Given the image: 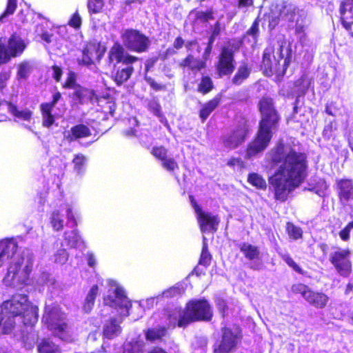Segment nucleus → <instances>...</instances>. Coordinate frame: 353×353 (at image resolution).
<instances>
[{
  "mask_svg": "<svg viewBox=\"0 0 353 353\" xmlns=\"http://www.w3.org/2000/svg\"><path fill=\"white\" fill-rule=\"evenodd\" d=\"M94 95L93 90L77 85L74 89L71 97L77 104L84 105L92 101Z\"/></svg>",
  "mask_w": 353,
  "mask_h": 353,
  "instance_id": "nucleus-24",
  "label": "nucleus"
},
{
  "mask_svg": "<svg viewBox=\"0 0 353 353\" xmlns=\"http://www.w3.org/2000/svg\"><path fill=\"white\" fill-rule=\"evenodd\" d=\"M18 250L17 242L12 239L0 242V259H12Z\"/></svg>",
  "mask_w": 353,
  "mask_h": 353,
  "instance_id": "nucleus-31",
  "label": "nucleus"
},
{
  "mask_svg": "<svg viewBox=\"0 0 353 353\" xmlns=\"http://www.w3.org/2000/svg\"><path fill=\"white\" fill-rule=\"evenodd\" d=\"M148 109L154 115L157 117H163V113L161 112V106L157 100H152L148 104Z\"/></svg>",
  "mask_w": 353,
  "mask_h": 353,
  "instance_id": "nucleus-60",
  "label": "nucleus"
},
{
  "mask_svg": "<svg viewBox=\"0 0 353 353\" xmlns=\"http://www.w3.org/2000/svg\"><path fill=\"white\" fill-rule=\"evenodd\" d=\"M16 316L14 310H0V336L14 333Z\"/></svg>",
  "mask_w": 353,
  "mask_h": 353,
  "instance_id": "nucleus-23",
  "label": "nucleus"
},
{
  "mask_svg": "<svg viewBox=\"0 0 353 353\" xmlns=\"http://www.w3.org/2000/svg\"><path fill=\"white\" fill-rule=\"evenodd\" d=\"M105 47L100 42L90 41L87 42L82 49L81 59L78 60L80 65L89 66L94 61L99 62L105 52Z\"/></svg>",
  "mask_w": 353,
  "mask_h": 353,
  "instance_id": "nucleus-12",
  "label": "nucleus"
},
{
  "mask_svg": "<svg viewBox=\"0 0 353 353\" xmlns=\"http://www.w3.org/2000/svg\"><path fill=\"white\" fill-rule=\"evenodd\" d=\"M144 352V345L137 340L130 341L125 348L124 349L123 353H143Z\"/></svg>",
  "mask_w": 353,
  "mask_h": 353,
  "instance_id": "nucleus-49",
  "label": "nucleus"
},
{
  "mask_svg": "<svg viewBox=\"0 0 353 353\" xmlns=\"http://www.w3.org/2000/svg\"><path fill=\"white\" fill-rule=\"evenodd\" d=\"M27 48L21 36L13 32L6 43L0 38V65L8 63L12 58L20 57Z\"/></svg>",
  "mask_w": 353,
  "mask_h": 353,
  "instance_id": "nucleus-8",
  "label": "nucleus"
},
{
  "mask_svg": "<svg viewBox=\"0 0 353 353\" xmlns=\"http://www.w3.org/2000/svg\"><path fill=\"white\" fill-rule=\"evenodd\" d=\"M335 190L339 202L343 205L353 201V180L348 178L337 179L335 181Z\"/></svg>",
  "mask_w": 353,
  "mask_h": 353,
  "instance_id": "nucleus-16",
  "label": "nucleus"
},
{
  "mask_svg": "<svg viewBox=\"0 0 353 353\" xmlns=\"http://www.w3.org/2000/svg\"><path fill=\"white\" fill-rule=\"evenodd\" d=\"M210 305L208 301L204 298L192 299L188 301L184 309H210Z\"/></svg>",
  "mask_w": 353,
  "mask_h": 353,
  "instance_id": "nucleus-44",
  "label": "nucleus"
},
{
  "mask_svg": "<svg viewBox=\"0 0 353 353\" xmlns=\"http://www.w3.org/2000/svg\"><path fill=\"white\" fill-rule=\"evenodd\" d=\"M328 185L327 184L326 181L324 179H320L315 183L310 185V187L306 190L316 194L319 196L324 197Z\"/></svg>",
  "mask_w": 353,
  "mask_h": 353,
  "instance_id": "nucleus-43",
  "label": "nucleus"
},
{
  "mask_svg": "<svg viewBox=\"0 0 353 353\" xmlns=\"http://www.w3.org/2000/svg\"><path fill=\"white\" fill-rule=\"evenodd\" d=\"M36 337L31 333H25L21 336V341L26 349H32L34 346Z\"/></svg>",
  "mask_w": 353,
  "mask_h": 353,
  "instance_id": "nucleus-59",
  "label": "nucleus"
},
{
  "mask_svg": "<svg viewBox=\"0 0 353 353\" xmlns=\"http://www.w3.org/2000/svg\"><path fill=\"white\" fill-rule=\"evenodd\" d=\"M242 330L239 325L221 327V338L218 344L213 345V353H232L242 340Z\"/></svg>",
  "mask_w": 353,
  "mask_h": 353,
  "instance_id": "nucleus-9",
  "label": "nucleus"
},
{
  "mask_svg": "<svg viewBox=\"0 0 353 353\" xmlns=\"http://www.w3.org/2000/svg\"><path fill=\"white\" fill-rule=\"evenodd\" d=\"M77 85L76 74L73 72H70L62 87L65 89H75Z\"/></svg>",
  "mask_w": 353,
  "mask_h": 353,
  "instance_id": "nucleus-63",
  "label": "nucleus"
},
{
  "mask_svg": "<svg viewBox=\"0 0 353 353\" xmlns=\"http://www.w3.org/2000/svg\"><path fill=\"white\" fill-rule=\"evenodd\" d=\"M121 38L124 47L130 52L139 54L147 52L151 46L149 37L139 30L128 28L121 34Z\"/></svg>",
  "mask_w": 353,
  "mask_h": 353,
  "instance_id": "nucleus-7",
  "label": "nucleus"
},
{
  "mask_svg": "<svg viewBox=\"0 0 353 353\" xmlns=\"http://www.w3.org/2000/svg\"><path fill=\"white\" fill-rule=\"evenodd\" d=\"M252 68L246 62H242L230 80L232 85L239 86L250 76Z\"/></svg>",
  "mask_w": 353,
  "mask_h": 353,
  "instance_id": "nucleus-26",
  "label": "nucleus"
},
{
  "mask_svg": "<svg viewBox=\"0 0 353 353\" xmlns=\"http://www.w3.org/2000/svg\"><path fill=\"white\" fill-rule=\"evenodd\" d=\"M238 248L247 260L250 261H256L261 259L259 247L247 242H243L239 244Z\"/></svg>",
  "mask_w": 353,
  "mask_h": 353,
  "instance_id": "nucleus-27",
  "label": "nucleus"
},
{
  "mask_svg": "<svg viewBox=\"0 0 353 353\" xmlns=\"http://www.w3.org/2000/svg\"><path fill=\"white\" fill-rule=\"evenodd\" d=\"M114 296L106 295L103 297L104 305L114 309H130L132 301L128 299L124 289L117 285L114 290Z\"/></svg>",
  "mask_w": 353,
  "mask_h": 353,
  "instance_id": "nucleus-14",
  "label": "nucleus"
},
{
  "mask_svg": "<svg viewBox=\"0 0 353 353\" xmlns=\"http://www.w3.org/2000/svg\"><path fill=\"white\" fill-rule=\"evenodd\" d=\"M212 260V256L209 251L208 245L205 241V239L204 238L201 254L198 262V265H201L205 268H208L211 264Z\"/></svg>",
  "mask_w": 353,
  "mask_h": 353,
  "instance_id": "nucleus-42",
  "label": "nucleus"
},
{
  "mask_svg": "<svg viewBox=\"0 0 353 353\" xmlns=\"http://www.w3.org/2000/svg\"><path fill=\"white\" fill-rule=\"evenodd\" d=\"M340 19L343 28L350 32L353 37L352 26L353 25V0H343L339 8Z\"/></svg>",
  "mask_w": 353,
  "mask_h": 353,
  "instance_id": "nucleus-21",
  "label": "nucleus"
},
{
  "mask_svg": "<svg viewBox=\"0 0 353 353\" xmlns=\"http://www.w3.org/2000/svg\"><path fill=\"white\" fill-rule=\"evenodd\" d=\"M281 17V10L279 9L276 12L274 10H271L268 14V26L272 30L274 29L279 23Z\"/></svg>",
  "mask_w": 353,
  "mask_h": 353,
  "instance_id": "nucleus-54",
  "label": "nucleus"
},
{
  "mask_svg": "<svg viewBox=\"0 0 353 353\" xmlns=\"http://www.w3.org/2000/svg\"><path fill=\"white\" fill-rule=\"evenodd\" d=\"M85 161L86 158L83 154H78L75 155L72 160L74 170L78 173H81L84 169Z\"/></svg>",
  "mask_w": 353,
  "mask_h": 353,
  "instance_id": "nucleus-55",
  "label": "nucleus"
},
{
  "mask_svg": "<svg viewBox=\"0 0 353 353\" xmlns=\"http://www.w3.org/2000/svg\"><path fill=\"white\" fill-rule=\"evenodd\" d=\"M1 309H37L28 300V296L26 294H16L11 296L8 300L4 301Z\"/></svg>",
  "mask_w": 353,
  "mask_h": 353,
  "instance_id": "nucleus-22",
  "label": "nucleus"
},
{
  "mask_svg": "<svg viewBox=\"0 0 353 353\" xmlns=\"http://www.w3.org/2000/svg\"><path fill=\"white\" fill-rule=\"evenodd\" d=\"M268 161L272 167H278L268 178L273 189L275 201L285 202L289 194L298 188L307 176V156L305 152L297 151L293 143L281 138L270 149Z\"/></svg>",
  "mask_w": 353,
  "mask_h": 353,
  "instance_id": "nucleus-1",
  "label": "nucleus"
},
{
  "mask_svg": "<svg viewBox=\"0 0 353 353\" xmlns=\"http://www.w3.org/2000/svg\"><path fill=\"white\" fill-rule=\"evenodd\" d=\"M221 101V96L217 94L201 105L199 111V117L202 123H205L210 115L219 107Z\"/></svg>",
  "mask_w": 353,
  "mask_h": 353,
  "instance_id": "nucleus-25",
  "label": "nucleus"
},
{
  "mask_svg": "<svg viewBox=\"0 0 353 353\" xmlns=\"http://www.w3.org/2000/svg\"><path fill=\"white\" fill-rule=\"evenodd\" d=\"M16 318L21 320L26 326H33L38 321L37 310H22L21 312L14 310Z\"/></svg>",
  "mask_w": 353,
  "mask_h": 353,
  "instance_id": "nucleus-35",
  "label": "nucleus"
},
{
  "mask_svg": "<svg viewBox=\"0 0 353 353\" xmlns=\"http://www.w3.org/2000/svg\"><path fill=\"white\" fill-rule=\"evenodd\" d=\"M38 353H63L59 345L54 343L50 339H43L37 344Z\"/></svg>",
  "mask_w": 353,
  "mask_h": 353,
  "instance_id": "nucleus-34",
  "label": "nucleus"
},
{
  "mask_svg": "<svg viewBox=\"0 0 353 353\" xmlns=\"http://www.w3.org/2000/svg\"><path fill=\"white\" fill-rule=\"evenodd\" d=\"M161 167L168 172L174 174L179 170L178 162L173 157H167L161 162Z\"/></svg>",
  "mask_w": 353,
  "mask_h": 353,
  "instance_id": "nucleus-48",
  "label": "nucleus"
},
{
  "mask_svg": "<svg viewBox=\"0 0 353 353\" xmlns=\"http://www.w3.org/2000/svg\"><path fill=\"white\" fill-rule=\"evenodd\" d=\"M311 288L308 285L299 282L291 285L290 292L294 295H301L305 300Z\"/></svg>",
  "mask_w": 353,
  "mask_h": 353,
  "instance_id": "nucleus-47",
  "label": "nucleus"
},
{
  "mask_svg": "<svg viewBox=\"0 0 353 353\" xmlns=\"http://www.w3.org/2000/svg\"><path fill=\"white\" fill-rule=\"evenodd\" d=\"M238 50L239 47L232 44L230 41L221 46L214 63L215 72L219 78L229 77L234 72L236 64L235 53Z\"/></svg>",
  "mask_w": 353,
  "mask_h": 353,
  "instance_id": "nucleus-6",
  "label": "nucleus"
},
{
  "mask_svg": "<svg viewBox=\"0 0 353 353\" xmlns=\"http://www.w3.org/2000/svg\"><path fill=\"white\" fill-rule=\"evenodd\" d=\"M285 230L289 237L293 240H298L303 238L302 229L292 222H287Z\"/></svg>",
  "mask_w": 353,
  "mask_h": 353,
  "instance_id": "nucleus-45",
  "label": "nucleus"
},
{
  "mask_svg": "<svg viewBox=\"0 0 353 353\" xmlns=\"http://www.w3.org/2000/svg\"><path fill=\"white\" fill-rule=\"evenodd\" d=\"M132 65H126L125 68H119L116 71L112 79L117 85H121L131 77L134 71V68Z\"/></svg>",
  "mask_w": 353,
  "mask_h": 353,
  "instance_id": "nucleus-33",
  "label": "nucleus"
},
{
  "mask_svg": "<svg viewBox=\"0 0 353 353\" xmlns=\"http://www.w3.org/2000/svg\"><path fill=\"white\" fill-rule=\"evenodd\" d=\"M212 317V310H184L180 316L177 325L185 327L192 322L210 321Z\"/></svg>",
  "mask_w": 353,
  "mask_h": 353,
  "instance_id": "nucleus-18",
  "label": "nucleus"
},
{
  "mask_svg": "<svg viewBox=\"0 0 353 353\" xmlns=\"http://www.w3.org/2000/svg\"><path fill=\"white\" fill-rule=\"evenodd\" d=\"M258 110L261 118L254 137L246 146V159L256 157L268 147L273 137L274 131L279 129L281 119L274 105V99L269 96L264 95L259 99Z\"/></svg>",
  "mask_w": 353,
  "mask_h": 353,
  "instance_id": "nucleus-2",
  "label": "nucleus"
},
{
  "mask_svg": "<svg viewBox=\"0 0 353 353\" xmlns=\"http://www.w3.org/2000/svg\"><path fill=\"white\" fill-rule=\"evenodd\" d=\"M279 9L282 19L290 23L294 21L299 12V8L292 3L284 4Z\"/></svg>",
  "mask_w": 353,
  "mask_h": 353,
  "instance_id": "nucleus-36",
  "label": "nucleus"
},
{
  "mask_svg": "<svg viewBox=\"0 0 353 353\" xmlns=\"http://www.w3.org/2000/svg\"><path fill=\"white\" fill-rule=\"evenodd\" d=\"M159 303L162 304V301L160 299L159 294L155 296L150 297L146 299H142L139 301V306L143 308L150 309L157 306Z\"/></svg>",
  "mask_w": 353,
  "mask_h": 353,
  "instance_id": "nucleus-52",
  "label": "nucleus"
},
{
  "mask_svg": "<svg viewBox=\"0 0 353 353\" xmlns=\"http://www.w3.org/2000/svg\"><path fill=\"white\" fill-rule=\"evenodd\" d=\"M248 182L259 190H265L267 183L264 178L258 173L250 172L248 175Z\"/></svg>",
  "mask_w": 353,
  "mask_h": 353,
  "instance_id": "nucleus-40",
  "label": "nucleus"
},
{
  "mask_svg": "<svg viewBox=\"0 0 353 353\" xmlns=\"http://www.w3.org/2000/svg\"><path fill=\"white\" fill-rule=\"evenodd\" d=\"M178 65L182 70L196 74L207 68V58L196 57L192 53H188L179 62Z\"/></svg>",
  "mask_w": 353,
  "mask_h": 353,
  "instance_id": "nucleus-17",
  "label": "nucleus"
},
{
  "mask_svg": "<svg viewBox=\"0 0 353 353\" xmlns=\"http://www.w3.org/2000/svg\"><path fill=\"white\" fill-rule=\"evenodd\" d=\"M291 61L290 49L284 55L282 44L276 49L273 45H268L263 50L261 66L265 76L270 77L275 75L276 81H281L285 74Z\"/></svg>",
  "mask_w": 353,
  "mask_h": 353,
  "instance_id": "nucleus-3",
  "label": "nucleus"
},
{
  "mask_svg": "<svg viewBox=\"0 0 353 353\" xmlns=\"http://www.w3.org/2000/svg\"><path fill=\"white\" fill-rule=\"evenodd\" d=\"M24 260L23 256H20L10 263L4 278L7 285L14 288H23L30 283L33 264L28 261L23 265Z\"/></svg>",
  "mask_w": 353,
  "mask_h": 353,
  "instance_id": "nucleus-5",
  "label": "nucleus"
},
{
  "mask_svg": "<svg viewBox=\"0 0 353 353\" xmlns=\"http://www.w3.org/2000/svg\"><path fill=\"white\" fill-rule=\"evenodd\" d=\"M172 46L173 48L176 50H179L185 46L187 51H190L192 48L195 46L196 47V50L198 53H200L201 51V48L196 39L190 40L185 43L184 39L181 36H178L175 38Z\"/></svg>",
  "mask_w": 353,
  "mask_h": 353,
  "instance_id": "nucleus-37",
  "label": "nucleus"
},
{
  "mask_svg": "<svg viewBox=\"0 0 353 353\" xmlns=\"http://www.w3.org/2000/svg\"><path fill=\"white\" fill-rule=\"evenodd\" d=\"M150 152L156 159L160 161L161 162L168 157V150L163 145L153 147Z\"/></svg>",
  "mask_w": 353,
  "mask_h": 353,
  "instance_id": "nucleus-53",
  "label": "nucleus"
},
{
  "mask_svg": "<svg viewBox=\"0 0 353 353\" xmlns=\"http://www.w3.org/2000/svg\"><path fill=\"white\" fill-rule=\"evenodd\" d=\"M185 287L182 283H176L175 285L165 289L159 294L160 299L163 305L168 300L175 297H179L185 292Z\"/></svg>",
  "mask_w": 353,
  "mask_h": 353,
  "instance_id": "nucleus-28",
  "label": "nucleus"
},
{
  "mask_svg": "<svg viewBox=\"0 0 353 353\" xmlns=\"http://www.w3.org/2000/svg\"><path fill=\"white\" fill-rule=\"evenodd\" d=\"M61 94L56 92L53 95L51 101L42 103L40 105V111L42 116V125L45 128H50L55 122L52 110L57 102L61 99Z\"/></svg>",
  "mask_w": 353,
  "mask_h": 353,
  "instance_id": "nucleus-20",
  "label": "nucleus"
},
{
  "mask_svg": "<svg viewBox=\"0 0 353 353\" xmlns=\"http://www.w3.org/2000/svg\"><path fill=\"white\" fill-rule=\"evenodd\" d=\"M196 219L200 230L203 233H216L221 221L218 214H213L203 210L196 214Z\"/></svg>",
  "mask_w": 353,
  "mask_h": 353,
  "instance_id": "nucleus-15",
  "label": "nucleus"
},
{
  "mask_svg": "<svg viewBox=\"0 0 353 353\" xmlns=\"http://www.w3.org/2000/svg\"><path fill=\"white\" fill-rule=\"evenodd\" d=\"M283 260L286 264L293 269L294 271L300 274H304L305 272L303 269L294 261V260L289 254H285L282 256Z\"/></svg>",
  "mask_w": 353,
  "mask_h": 353,
  "instance_id": "nucleus-58",
  "label": "nucleus"
},
{
  "mask_svg": "<svg viewBox=\"0 0 353 353\" xmlns=\"http://www.w3.org/2000/svg\"><path fill=\"white\" fill-rule=\"evenodd\" d=\"M168 334V327L165 325L157 327H149L144 330L145 339L147 341L154 343L162 341Z\"/></svg>",
  "mask_w": 353,
  "mask_h": 353,
  "instance_id": "nucleus-29",
  "label": "nucleus"
},
{
  "mask_svg": "<svg viewBox=\"0 0 353 353\" xmlns=\"http://www.w3.org/2000/svg\"><path fill=\"white\" fill-rule=\"evenodd\" d=\"M108 60L110 63L115 62L116 63H122L125 65H130L138 61L139 58L128 53L124 46L115 41L108 52Z\"/></svg>",
  "mask_w": 353,
  "mask_h": 353,
  "instance_id": "nucleus-13",
  "label": "nucleus"
},
{
  "mask_svg": "<svg viewBox=\"0 0 353 353\" xmlns=\"http://www.w3.org/2000/svg\"><path fill=\"white\" fill-rule=\"evenodd\" d=\"M64 239L68 245H75L79 241V236L77 230H72L70 234L68 232L64 233Z\"/></svg>",
  "mask_w": 353,
  "mask_h": 353,
  "instance_id": "nucleus-64",
  "label": "nucleus"
},
{
  "mask_svg": "<svg viewBox=\"0 0 353 353\" xmlns=\"http://www.w3.org/2000/svg\"><path fill=\"white\" fill-rule=\"evenodd\" d=\"M42 322L52 334L67 343L75 341V334L68 323L67 316L61 310H45Z\"/></svg>",
  "mask_w": 353,
  "mask_h": 353,
  "instance_id": "nucleus-4",
  "label": "nucleus"
},
{
  "mask_svg": "<svg viewBox=\"0 0 353 353\" xmlns=\"http://www.w3.org/2000/svg\"><path fill=\"white\" fill-rule=\"evenodd\" d=\"M92 135L90 128L85 124H77L70 128V134L67 136L69 141L89 137Z\"/></svg>",
  "mask_w": 353,
  "mask_h": 353,
  "instance_id": "nucleus-32",
  "label": "nucleus"
},
{
  "mask_svg": "<svg viewBox=\"0 0 353 353\" xmlns=\"http://www.w3.org/2000/svg\"><path fill=\"white\" fill-rule=\"evenodd\" d=\"M9 112L14 117L23 120L30 121L32 116V112L28 109L19 110L17 105L10 101L6 102Z\"/></svg>",
  "mask_w": 353,
  "mask_h": 353,
  "instance_id": "nucleus-39",
  "label": "nucleus"
},
{
  "mask_svg": "<svg viewBox=\"0 0 353 353\" xmlns=\"http://www.w3.org/2000/svg\"><path fill=\"white\" fill-rule=\"evenodd\" d=\"M129 315V310H125V313L110 318L103 327V336L108 339H113L119 336L122 331L120 324L124 318Z\"/></svg>",
  "mask_w": 353,
  "mask_h": 353,
  "instance_id": "nucleus-19",
  "label": "nucleus"
},
{
  "mask_svg": "<svg viewBox=\"0 0 353 353\" xmlns=\"http://www.w3.org/2000/svg\"><path fill=\"white\" fill-rule=\"evenodd\" d=\"M145 80L147 83L150 85L151 89L154 91H165L167 89V86L165 84L157 83L153 78L151 77H145Z\"/></svg>",
  "mask_w": 353,
  "mask_h": 353,
  "instance_id": "nucleus-61",
  "label": "nucleus"
},
{
  "mask_svg": "<svg viewBox=\"0 0 353 353\" xmlns=\"http://www.w3.org/2000/svg\"><path fill=\"white\" fill-rule=\"evenodd\" d=\"M214 89V82L209 75H202L197 84L196 91L206 95Z\"/></svg>",
  "mask_w": 353,
  "mask_h": 353,
  "instance_id": "nucleus-38",
  "label": "nucleus"
},
{
  "mask_svg": "<svg viewBox=\"0 0 353 353\" xmlns=\"http://www.w3.org/2000/svg\"><path fill=\"white\" fill-rule=\"evenodd\" d=\"M99 294V286L97 284L93 285L84 300L83 308L84 309H92L94 306L95 300Z\"/></svg>",
  "mask_w": 353,
  "mask_h": 353,
  "instance_id": "nucleus-41",
  "label": "nucleus"
},
{
  "mask_svg": "<svg viewBox=\"0 0 353 353\" xmlns=\"http://www.w3.org/2000/svg\"><path fill=\"white\" fill-rule=\"evenodd\" d=\"M350 256L351 251L349 248H337L330 255L329 261L330 263L341 276L348 277L352 272Z\"/></svg>",
  "mask_w": 353,
  "mask_h": 353,
  "instance_id": "nucleus-11",
  "label": "nucleus"
},
{
  "mask_svg": "<svg viewBox=\"0 0 353 353\" xmlns=\"http://www.w3.org/2000/svg\"><path fill=\"white\" fill-rule=\"evenodd\" d=\"M63 215L59 210L52 211L50 216V223L54 231L59 232L63 228Z\"/></svg>",
  "mask_w": 353,
  "mask_h": 353,
  "instance_id": "nucleus-46",
  "label": "nucleus"
},
{
  "mask_svg": "<svg viewBox=\"0 0 353 353\" xmlns=\"http://www.w3.org/2000/svg\"><path fill=\"white\" fill-rule=\"evenodd\" d=\"M17 8V0H8L6 7L3 13L0 15V21L5 17L12 15Z\"/></svg>",
  "mask_w": 353,
  "mask_h": 353,
  "instance_id": "nucleus-57",
  "label": "nucleus"
},
{
  "mask_svg": "<svg viewBox=\"0 0 353 353\" xmlns=\"http://www.w3.org/2000/svg\"><path fill=\"white\" fill-rule=\"evenodd\" d=\"M87 6L90 14L101 12L104 6V0H88Z\"/></svg>",
  "mask_w": 353,
  "mask_h": 353,
  "instance_id": "nucleus-50",
  "label": "nucleus"
},
{
  "mask_svg": "<svg viewBox=\"0 0 353 353\" xmlns=\"http://www.w3.org/2000/svg\"><path fill=\"white\" fill-rule=\"evenodd\" d=\"M68 24L69 26L76 30H78L81 28L82 24V19L78 10L72 14L68 22Z\"/></svg>",
  "mask_w": 353,
  "mask_h": 353,
  "instance_id": "nucleus-62",
  "label": "nucleus"
},
{
  "mask_svg": "<svg viewBox=\"0 0 353 353\" xmlns=\"http://www.w3.org/2000/svg\"><path fill=\"white\" fill-rule=\"evenodd\" d=\"M195 19L202 23H206L214 19V11L211 8L205 11H199L195 14Z\"/></svg>",
  "mask_w": 353,
  "mask_h": 353,
  "instance_id": "nucleus-56",
  "label": "nucleus"
},
{
  "mask_svg": "<svg viewBox=\"0 0 353 353\" xmlns=\"http://www.w3.org/2000/svg\"><path fill=\"white\" fill-rule=\"evenodd\" d=\"M31 66L29 61H23L17 65V76L19 79H26L28 77Z\"/></svg>",
  "mask_w": 353,
  "mask_h": 353,
  "instance_id": "nucleus-51",
  "label": "nucleus"
},
{
  "mask_svg": "<svg viewBox=\"0 0 353 353\" xmlns=\"http://www.w3.org/2000/svg\"><path fill=\"white\" fill-rule=\"evenodd\" d=\"M250 131V128L248 120L245 118H241L230 132L222 137L221 141L223 146L229 150L236 149L247 140Z\"/></svg>",
  "mask_w": 353,
  "mask_h": 353,
  "instance_id": "nucleus-10",
  "label": "nucleus"
},
{
  "mask_svg": "<svg viewBox=\"0 0 353 353\" xmlns=\"http://www.w3.org/2000/svg\"><path fill=\"white\" fill-rule=\"evenodd\" d=\"M329 299V297L325 294L321 292H314L312 289L310 290L307 297H305V301L316 308L325 307Z\"/></svg>",
  "mask_w": 353,
  "mask_h": 353,
  "instance_id": "nucleus-30",
  "label": "nucleus"
}]
</instances>
